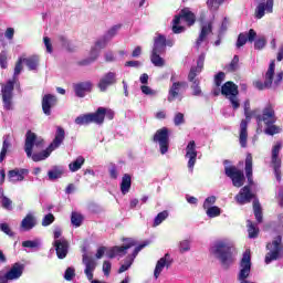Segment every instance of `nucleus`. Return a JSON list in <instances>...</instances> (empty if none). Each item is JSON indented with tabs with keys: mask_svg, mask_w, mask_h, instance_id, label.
Here are the masks:
<instances>
[{
	"mask_svg": "<svg viewBox=\"0 0 283 283\" xmlns=\"http://www.w3.org/2000/svg\"><path fill=\"white\" fill-rule=\"evenodd\" d=\"M63 140H65V130L59 126L55 133V138L50 144V146L41 153L32 154L34 148L43 149V138L38 137L36 134L29 130L25 137L24 151L28 158H31L33 163H41V160L50 158V155L54 151V149H59V147H61Z\"/></svg>",
	"mask_w": 283,
	"mask_h": 283,
	"instance_id": "1",
	"label": "nucleus"
},
{
	"mask_svg": "<svg viewBox=\"0 0 283 283\" xmlns=\"http://www.w3.org/2000/svg\"><path fill=\"white\" fill-rule=\"evenodd\" d=\"M23 63H25V57L20 56L14 66L13 78L9 80L7 84H2L1 92L4 109H12V92H14V84L19 81V74L23 72Z\"/></svg>",
	"mask_w": 283,
	"mask_h": 283,
	"instance_id": "2",
	"label": "nucleus"
},
{
	"mask_svg": "<svg viewBox=\"0 0 283 283\" xmlns=\"http://www.w3.org/2000/svg\"><path fill=\"white\" fill-rule=\"evenodd\" d=\"M283 80V72H279L275 74V60H273L270 65L269 69L265 73V80L264 82L262 81H255L253 83L254 87L256 90H270V87H277Z\"/></svg>",
	"mask_w": 283,
	"mask_h": 283,
	"instance_id": "3",
	"label": "nucleus"
},
{
	"mask_svg": "<svg viewBox=\"0 0 283 283\" xmlns=\"http://www.w3.org/2000/svg\"><path fill=\"white\" fill-rule=\"evenodd\" d=\"M251 109V102L249 99H247L244 102V116L245 119H243L240 124V136H239V143L241 145V147H247V140L249 138V133L247 132V127L249 126V122L255 117V114H260V111L254 109V111H250Z\"/></svg>",
	"mask_w": 283,
	"mask_h": 283,
	"instance_id": "4",
	"label": "nucleus"
},
{
	"mask_svg": "<svg viewBox=\"0 0 283 283\" xmlns=\"http://www.w3.org/2000/svg\"><path fill=\"white\" fill-rule=\"evenodd\" d=\"M182 21H186L188 25H193L196 23V14H193L189 8L181 10L179 15H176L172 20V32L175 34L185 32V27L180 25Z\"/></svg>",
	"mask_w": 283,
	"mask_h": 283,
	"instance_id": "5",
	"label": "nucleus"
},
{
	"mask_svg": "<svg viewBox=\"0 0 283 283\" xmlns=\"http://www.w3.org/2000/svg\"><path fill=\"white\" fill-rule=\"evenodd\" d=\"M118 30H120V25L112 27L103 38H101L95 42V45L91 50V61H96V59H98V54H101V50H103V48L107 45L108 41L113 36H116Z\"/></svg>",
	"mask_w": 283,
	"mask_h": 283,
	"instance_id": "6",
	"label": "nucleus"
},
{
	"mask_svg": "<svg viewBox=\"0 0 283 283\" xmlns=\"http://www.w3.org/2000/svg\"><path fill=\"white\" fill-rule=\"evenodd\" d=\"M205 67V54L199 55V59L197 61V67H192L190 70V73L188 75L189 81L192 83V92L193 96H200L202 94V91L200 90V81L196 80V76L202 72V69Z\"/></svg>",
	"mask_w": 283,
	"mask_h": 283,
	"instance_id": "7",
	"label": "nucleus"
},
{
	"mask_svg": "<svg viewBox=\"0 0 283 283\" xmlns=\"http://www.w3.org/2000/svg\"><path fill=\"white\" fill-rule=\"evenodd\" d=\"M283 144L282 142H276L275 145L272 147L271 151V166L274 169V175L276 180H282V158L280 157V151H282Z\"/></svg>",
	"mask_w": 283,
	"mask_h": 283,
	"instance_id": "8",
	"label": "nucleus"
},
{
	"mask_svg": "<svg viewBox=\"0 0 283 283\" xmlns=\"http://www.w3.org/2000/svg\"><path fill=\"white\" fill-rule=\"evenodd\" d=\"M221 94L230 101L233 109L240 108V99L238 98V85L233 82H226L221 87Z\"/></svg>",
	"mask_w": 283,
	"mask_h": 283,
	"instance_id": "9",
	"label": "nucleus"
},
{
	"mask_svg": "<svg viewBox=\"0 0 283 283\" xmlns=\"http://www.w3.org/2000/svg\"><path fill=\"white\" fill-rule=\"evenodd\" d=\"M254 118L256 119L259 128L262 127V123L269 126V125H274L275 120H277V117H275V109L271 104H268L264 107L262 115H260V113H256L254 115Z\"/></svg>",
	"mask_w": 283,
	"mask_h": 283,
	"instance_id": "10",
	"label": "nucleus"
},
{
	"mask_svg": "<svg viewBox=\"0 0 283 283\" xmlns=\"http://www.w3.org/2000/svg\"><path fill=\"white\" fill-rule=\"evenodd\" d=\"M101 112H103V108L97 109L95 113L80 115L75 118V124L90 125V123H95L96 125H103V115Z\"/></svg>",
	"mask_w": 283,
	"mask_h": 283,
	"instance_id": "11",
	"label": "nucleus"
},
{
	"mask_svg": "<svg viewBox=\"0 0 283 283\" xmlns=\"http://www.w3.org/2000/svg\"><path fill=\"white\" fill-rule=\"evenodd\" d=\"M226 176L232 180L233 187H242L244 185V171L235 168V166L226 167Z\"/></svg>",
	"mask_w": 283,
	"mask_h": 283,
	"instance_id": "12",
	"label": "nucleus"
},
{
	"mask_svg": "<svg viewBox=\"0 0 283 283\" xmlns=\"http://www.w3.org/2000/svg\"><path fill=\"white\" fill-rule=\"evenodd\" d=\"M154 140L159 144L160 154H167L169 151V130L167 128L157 130Z\"/></svg>",
	"mask_w": 283,
	"mask_h": 283,
	"instance_id": "13",
	"label": "nucleus"
},
{
	"mask_svg": "<svg viewBox=\"0 0 283 283\" xmlns=\"http://www.w3.org/2000/svg\"><path fill=\"white\" fill-rule=\"evenodd\" d=\"M212 255H214L226 269H229V264L233 263V254L229 249H214Z\"/></svg>",
	"mask_w": 283,
	"mask_h": 283,
	"instance_id": "14",
	"label": "nucleus"
},
{
	"mask_svg": "<svg viewBox=\"0 0 283 283\" xmlns=\"http://www.w3.org/2000/svg\"><path fill=\"white\" fill-rule=\"evenodd\" d=\"M174 264V258H171V254L166 253L163 258H160L155 266L154 275L155 280H158L160 277V274L163 273V269H169Z\"/></svg>",
	"mask_w": 283,
	"mask_h": 283,
	"instance_id": "15",
	"label": "nucleus"
},
{
	"mask_svg": "<svg viewBox=\"0 0 283 283\" xmlns=\"http://www.w3.org/2000/svg\"><path fill=\"white\" fill-rule=\"evenodd\" d=\"M117 78L115 72H108L104 74L99 82L97 83V87L99 92H107V87H112V85H116Z\"/></svg>",
	"mask_w": 283,
	"mask_h": 283,
	"instance_id": "16",
	"label": "nucleus"
},
{
	"mask_svg": "<svg viewBox=\"0 0 283 283\" xmlns=\"http://www.w3.org/2000/svg\"><path fill=\"white\" fill-rule=\"evenodd\" d=\"M212 30H213V25L211 24V22H207L202 24L201 32L196 42L197 49H200V45H206V46L209 45L208 36L211 34Z\"/></svg>",
	"mask_w": 283,
	"mask_h": 283,
	"instance_id": "17",
	"label": "nucleus"
},
{
	"mask_svg": "<svg viewBox=\"0 0 283 283\" xmlns=\"http://www.w3.org/2000/svg\"><path fill=\"white\" fill-rule=\"evenodd\" d=\"M186 158H189L188 169H190V171H193V167L196 166V158H198V150H196L195 140L188 143L186 147Z\"/></svg>",
	"mask_w": 283,
	"mask_h": 283,
	"instance_id": "18",
	"label": "nucleus"
},
{
	"mask_svg": "<svg viewBox=\"0 0 283 283\" xmlns=\"http://www.w3.org/2000/svg\"><path fill=\"white\" fill-rule=\"evenodd\" d=\"M254 197L253 192H251V187L244 186L234 198L238 205H247L251 202Z\"/></svg>",
	"mask_w": 283,
	"mask_h": 283,
	"instance_id": "19",
	"label": "nucleus"
},
{
	"mask_svg": "<svg viewBox=\"0 0 283 283\" xmlns=\"http://www.w3.org/2000/svg\"><path fill=\"white\" fill-rule=\"evenodd\" d=\"M170 81H171L172 85L169 90V95H168L169 103L176 101V96H178V94L180 92V87H187V83H185V82H175L176 74L171 75Z\"/></svg>",
	"mask_w": 283,
	"mask_h": 283,
	"instance_id": "20",
	"label": "nucleus"
},
{
	"mask_svg": "<svg viewBox=\"0 0 283 283\" xmlns=\"http://www.w3.org/2000/svg\"><path fill=\"white\" fill-rule=\"evenodd\" d=\"M23 271H25V264L17 262L11 266L6 275L10 281L19 280V277L23 275Z\"/></svg>",
	"mask_w": 283,
	"mask_h": 283,
	"instance_id": "21",
	"label": "nucleus"
},
{
	"mask_svg": "<svg viewBox=\"0 0 283 283\" xmlns=\"http://www.w3.org/2000/svg\"><path fill=\"white\" fill-rule=\"evenodd\" d=\"M255 36H258V33L253 29H250L248 33H240L237 41V48L247 45V41H249V43H253L255 41Z\"/></svg>",
	"mask_w": 283,
	"mask_h": 283,
	"instance_id": "22",
	"label": "nucleus"
},
{
	"mask_svg": "<svg viewBox=\"0 0 283 283\" xmlns=\"http://www.w3.org/2000/svg\"><path fill=\"white\" fill-rule=\"evenodd\" d=\"M56 105V96L52 94H46L42 98V109L46 116L52 114V107Z\"/></svg>",
	"mask_w": 283,
	"mask_h": 283,
	"instance_id": "23",
	"label": "nucleus"
},
{
	"mask_svg": "<svg viewBox=\"0 0 283 283\" xmlns=\"http://www.w3.org/2000/svg\"><path fill=\"white\" fill-rule=\"evenodd\" d=\"M63 230L61 228H56L53 232L55 249H70V242L65 238H61Z\"/></svg>",
	"mask_w": 283,
	"mask_h": 283,
	"instance_id": "24",
	"label": "nucleus"
},
{
	"mask_svg": "<svg viewBox=\"0 0 283 283\" xmlns=\"http://www.w3.org/2000/svg\"><path fill=\"white\" fill-rule=\"evenodd\" d=\"M25 174H28L27 169L15 168L8 172V178L10 180V182H21L24 180Z\"/></svg>",
	"mask_w": 283,
	"mask_h": 283,
	"instance_id": "25",
	"label": "nucleus"
},
{
	"mask_svg": "<svg viewBox=\"0 0 283 283\" xmlns=\"http://www.w3.org/2000/svg\"><path fill=\"white\" fill-rule=\"evenodd\" d=\"M92 87H94V84H92V82H82L74 86V91L76 96L83 98L86 92H92Z\"/></svg>",
	"mask_w": 283,
	"mask_h": 283,
	"instance_id": "26",
	"label": "nucleus"
},
{
	"mask_svg": "<svg viewBox=\"0 0 283 283\" xmlns=\"http://www.w3.org/2000/svg\"><path fill=\"white\" fill-rule=\"evenodd\" d=\"M36 227V217L32 213H28L25 218L21 221V229L23 231H30Z\"/></svg>",
	"mask_w": 283,
	"mask_h": 283,
	"instance_id": "27",
	"label": "nucleus"
},
{
	"mask_svg": "<svg viewBox=\"0 0 283 283\" xmlns=\"http://www.w3.org/2000/svg\"><path fill=\"white\" fill-rule=\"evenodd\" d=\"M245 176L249 185H253V156L251 154L245 157Z\"/></svg>",
	"mask_w": 283,
	"mask_h": 283,
	"instance_id": "28",
	"label": "nucleus"
},
{
	"mask_svg": "<svg viewBox=\"0 0 283 283\" xmlns=\"http://www.w3.org/2000/svg\"><path fill=\"white\" fill-rule=\"evenodd\" d=\"M124 244L122 247H113V249H132V247H136L137 249H145L149 244L148 241H145L143 244L138 245V242L132 238L123 239Z\"/></svg>",
	"mask_w": 283,
	"mask_h": 283,
	"instance_id": "29",
	"label": "nucleus"
},
{
	"mask_svg": "<svg viewBox=\"0 0 283 283\" xmlns=\"http://www.w3.org/2000/svg\"><path fill=\"white\" fill-rule=\"evenodd\" d=\"M265 10H266V12H273V0H268L265 6H264V3H260L256 7V10H255L256 19H262V17H264Z\"/></svg>",
	"mask_w": 283,
	"mask_h": 283,
	"instance_id": "30",
	"label": "nucleus"
},
{
	"mask_svg": "<svg viewBox=\"0 0 283 283\" xmlns=\"http://www.w3.org/2000/svg\"><path fill=\"white\" fill-rule=\"evenodd\" d=\"M166 46H167V39L165 38V35L158 34L155 38L153 52H164L165 53Z\"/></svg>",
	"mask_w": 283,
	"mask_h": 283,
	"instance_id": "31",
	"label": "nucleus"
},
{
	"mask_svg": "<svg viewBox=\"0 0 283 283\" xmlns=\"http://www.w3.org/2000/svg\"><path fill=\"white\" fill-rule=\"evenodd\" d=\"M160 54H165L160 51H153L150 55V61L155 67H165V59L160 56Z\"/></svg>",
	"mask_w": 283,
	"mask_h": 283,
	"instance_id": "32",
	"label": "nucleus"
},
{
	"mask_svg": "<svg viewBox=\"0 0 283 283\" xmlns=\"http://www.w3.org/2000/svg\"><path fill=\"white\" fill-rule=\"evenodd\" d=\"M65 174V169L61 166H54L49 170L48 176L49 180H59Z\"/></svg>",
	"mask_w": 283,
	"mask_h": 283,
	"instance_id": "33",
	"label": "nucleus"
},
{
	"mask_svg": "<svg viewBox=\"0 0 283 283\" xmlns=\"http://www.w3.org/2000/svg\"><path fill=\"white\" fill-rule=\"evenodd\" d=\"M129 189H132V176L125 174L122 178L120 191L125 196L126 193H129Z\"/></svg>",
	"mask_w": 283,
	"mask_h": 283,
	"instance_id": "34",
	"label": "nucleus"
},
{
	"mask_svg": "<svg viewBox=\"0 0 283 283\" xmlns=\"http://www.w3.org/2000/svg\"><path fill=\"white\" fill-rule=\"evenodd\" d=\"M85 165V158L83 156H78L74 161L69 165V169L72 172L78 171Z\"/></svg>",
	"mask_w": 283,
	"mask_h": 283,
	"instance_id": "35",
	"label": "nucleus"
},
{
	"mask_svg": "<svg viewBox=\"0 0 283 283\" xmlns=\"http://www.w3.org/2000/svg\"><path fill=\"white\" fill-rule=\"evenodd\" d=\"M8 149H10V136L7 135V136L3 137L2 149L0 151V163L2 160H6Z\"/></svg>",
	"mask_w": 283,
	"mask_h": 283,
	"instance_id": "36",
	"label": "nucleus"
},
{
	"mask_svg": "<svg viewBox=\"0 0 283 283\" xmlns=\"http://www.w3.org/2000/svg\"><path fill=\"white\" fill-rule=\"evenodd\" d=\"M280 249H275L273 251H270L265 255V264H271L275 260H280Z\"/></svg>",
	"mask_w": 283,
	"mask_h": 283,
	"instance_id": "37",
	"label": "nucleus"
},
{
	"mask_svg": "<svg viewBox=\"0 0 283 283\" xmlns=\"http://www.w3.org/2000/svg\"><path fill=\"white\" fill-rule=\"evenodd\" d=\"M247 224H248L249 238H256L258 234L260 233V228H258V226H255L251 220H248Z\"/></svg>",
	"mask_w": 283,
	"mask_h": 283,
	"instance_id": "38",
	"label": "nucleus"
},
{
	"mask_svg": "<svg viewBox=\"0 0 283 283\" xmlns=\"http://www.w3.org/2000/svg\"><path fill=\"white\" fill-rule=\"evenodd\" d=\"M24 63L27 64L29 70H36V67H39V56L33 55L27 59L24 57Z\"/></svg>",
	"mask_w": 283,
	"mask_h": 283,
	"instance_id": "39",
	"label": "nucleus"
},
{
	"mask_svg": "<svg viewBox=\"0 0 283 283\" xmlns=\"http://www.w3.org/2000/svg\"><path fill=\"white\" fill-rule=\"evenodd\" d=\"M138 253H140V249H135L132 254H128L125 258L124 264H126V266H129L132 269V264H134V260H136V258L138 256Z\"/></svg>",
	"mask_w": 283,
	"mask_h": 283,
	"instance_id": "40",
	"label": "nucleus"
},
{
	"mask_svg": "<svg viewBox=\"0 0 283 283\" xmlns=\"http://www.w3.org/2000/svg\"><path fill=\"white\" fill-rule=\"evenodd\" d=\"M71 223L73 224V227H81V224H83V214L78 212H72Z\"/></svg>",
	"mask_w": 283,
	"mask_h": 283,
	"instance_id": "41",
	"label": "nucleus"
},
{
	"mask_svg": "<svg viewBox=\"0 0 283 283\" xmlns=\"http://www.w3.org/2000/svg\"><path fill=\"white\" fill-rule=\"evenodd\" d=\"M97 109H102L101 115H102V124L105 122V116L108 118V120L114 119V111L111 108H105V107H98Z\"/></svg>",
	"mask_w": 283,
	"mask_h": 283,
	"instance_id": "42",
	"label": "nucleus"
},
{
	"mask_svg": "<svg viewBox=\"0 0 283 283\" xmlns=\"http://www.w3.org/2000/svg\"><path fill=\"white\" fill-rule=\"evenodd\" d=\"M253 211L258 222H262V207L260 206V201H253Z\"/></svg>",
	"mask_w": 283,
	"mask_h": 283,
	"instance_id": "43",
	"label": "nucleus"
},
{
	"mask_svg": "<svg viewBox=\"0 0 283 283\" xmlns=\"http://www.w3.org/2000/svg\"><path fill=\"white\" fill-rule=\"evenodd\" d=\"M266 249H283L282 237L274 238L271 243H268Z\"/></svg>",
	"mask_w": 283,
	"mask_h": 283,
	"instance_id": "44",
	"label": "nucleus"
},
{
	"mask_svg": "<svg viewBox=\"0 0 283 283\" xmlns=\"http://www.w3.org/2000/svg\"><path fill=\"white\" fill-rule=\"evenodd\" d=\"M22 247L24 249H39L41 247V240L40 239H34L32 241H24L22 242Z\"/></svg>",
	"mask_w": 283,
	"mask_h": 283,
	"instance_id": "45",
	"label": "nucleus"
},
{
	"mask_svg": "<svg viewBox=\"0 0 283 283\" xmlns=\"http://www.w3.org/2000/svg\"><path fill=\"white\" fill-rule=\"evenodd\" d=\"M167 218H169V212L167 211L159 212L155 218L154 227H158L159 224H163V222H165Z\"/></svg>",
	"mask_w": 283,
	"mask_h": 283,
	"instance_id": "46",
	"label": "nucleus"
},
{
	"mask_svg": "<svg viewBox=\"0 0 283 283\" xmlns=\"http://www.w3.org/2000/svg\"><path fill=\"white\" fill-rule=\"evenodd\" d=\"M76 277V270L74 268H67L64 272V280L72 282Z\"/></svg>",
	"mask_w": 283,
	"mask_h": 283,
	"instance_id": "47",
	"label": "nucleus"
},
{
	"mask_svg": "<svg viewBox=\"0 0 283 283\" xmlns=\"http://www.w3.org/2000/svg\"><path fill=\"white\" fill-rule=\"evenodd\" d=\"M280 132H282V128L275 126V125H269L265 128V134H268L269 136H273L275 134H280Z\"/></svg>",
	"mask_w": 283,
	"mask_h": 283,
	"instance_id": "48",
	"label": "nucleus"
},
{
	"mask_svg": "<svg viewBox=\"0 0 283 283\" xmlns=\"http://www.w3.org/2000/svg\"><path fill=\"white\" fill-rule=\"evenodd\" d=\"M207 210V216H209V218H218V216H220V208L213 206V207H209L206 208Z\"/></svg>",
	"mask_w": 283,
	"mask_h": 283,
	"instance_id": "49",
	"label": "nucleus"
},
{
	"mask_svg": "<svg viewBox=\"0 0 283 283\" xmlns=\"http://www.w3.org/2000/svg\"><path fill=\"white\" fill-rule=\"evenodd\" d=\"M238 63H240V57L234 55L231 63L227 66L228 72H235V70H238Z\"/></svg>",
	"mask_w": 283,
	"mask_h": 283,
	"instance_id": "50",
	"label": "nucleus"
},
{
	"mask_svg": "<svg viewBox=\"0 0 283 283\" xmlns=\"http://www.w3.org/2000/svg\"><path fill=\"white\" fill-rule=\"evenodd\" d=\"M1 205L3 209H7V211H12V201L10 200V198L2 195Z\"/></svg>",
	"mask_w": 283,
	"mask_h": 283,
	"instance_id": "51",
	"label": "nucleus"
},
{
	"mask_svg": "<svg viewBox=\"0 0 283 283\" xmlns=\"http://www.w3.org/2000/svg\"><path fill=\"white\" fill-rule=\"evenodd\" d=\"M0 66L2 67V70H6V67H8V52L2 51L0 53Z\"/></svg>",
	"mask_w": 283,
	"mask_h": 283,
	"instance_id": "52",
	"label": "nucleus"
},
{
	"mask_svg": "<svg viewBox=\"0 0 283 283\" xmlns=\"http://www.w3.org/2000/svg\"><path fill=\"white\" fill-rule=\"evenodd\" d=\"M54 222V214L49 213L42 219V227H50Z\"/></svg>",
	"mask_w": 283,
	"mask_h": 283,
	"instance_id": "53",
	"label": "nucleus"
},
{
	"mask_svg": "<svg viewBox=\"0 0 283 283\" xmlns=\"http://www.w3.org/2000/svg\"><path fill=\"white\" fill-rule=\"evenodd\" d=\"M103 273L106 277H109V273H112V262L109 261L103 262Z\"/></svg>",
	"mask_w": 283,
	"mask_h": 283,
	"instance_id": "54",
	"label": "nucleus"
},
{
	"mask_svg": "<svg viewBox=\"0 0 283 283\" xmlns=\"http://www.w3.org/2000/svg\"><path fill=\"white\" fill-rule=\"evenodd\" d=\"M265 45H266V38H264V36L259 38V39L254 42V48H255V50H262Z\"/></svg>",
	"mask_w": 283,
	"mask_h": 283,
	"instance_id": "55",
	"label": "nucleus"
},
{
	"mask_svg": "<svg viewBox=\"0 0 283 283\" xmlns=\"http://www.w3.org/2000/svg\"><path fill=\"white\" fill-rule=\"evenodd\" d=\"M0 231L10 237L14 235V232H12V229H10V226L8 223H0Z\"/></svg>",
	"mask_w": 283,
	"mask_h": 283,
	"instance_id": "56",
	"label": "nucleus"
},
{
	"mask_svg": "<svg viewBox=\"0 0 283 283\" xmlns=\"http://www.w3.org/2000/svg\"><path fill=\"white\" fill-rule=\"evenodd\" d=\"M140 90L146 96H156V91L151 90V87L147 85H143Z\"/></svg>",
	"mask_w": 283,
	"mask_h": 283,
	"instance_id": "57",
	"label": "nucleus"
},
{
	"mask_svg": "<svg viewBox=\"0 0 283 283\" xmlns=\"http://www.w3.org/2000/svg\"><path fill=\"white\" fill-rule=\"evenodd\" d=\"M175 125H182L185 123V115L182 113H177L174 118Z\"/></svg>",
	"mask_w": 283,
	"mask_h": 283,
	"instance_id": "58",
	"label": "nucleus"
},
{
	"mask_svg": "<svg viewBox=\"0 0 283 283\" xmlns=\"http://www.w3.org/2000/svg\"><path fill=\"white\" fill-rule=\"evenodd\" d=\"M211 205H216V197L211 196L208 197L205 202H203V209H209V207H211Z\"/></svg>",
	"mask_w": 283,
	"mask_h": 283,
	"instance_id": "59",
	"label": "nucleus"
},
{
	"mask_svg": "<svg viewBox=\"0 0 283 283\" xmlns=\"http://www.w3.org/2000/svg\"><path fill=\"white\" fill-rule=\"evenodd\" d=\"M222 81H224V73L220 72L214 77V83H216L217 87H220V85H222Z\"/></svg>",
	"mask_w": 283,
	"mask_h": 283,
	"instance_id": "60",
	"label": "nucleus"
},
{
	"mask_svg": "<svg viewBox=\"0 0 283 283\" xmlns=\"http://www.w3.org/2000/svg\"><path fill=\"white\" fill-rule=\"evenodd\" d=\"M108 171H109V176H111V178H113V180H116V178H118V170L116 169L115 165H111Z\"/></svg>",
	"mask_w": 283,
	"mask_h": 283,
	"instance_id": "61",
	"label": "nucleus"
},
{
	"mask_svg": "<svg viewBox=\"0 0 283 283\" xmlns=\"http://www.w3.org/2000/svg\"><path fill=\"white\" fill-rule=\"evenodd\" d=\"M55 251L59 260H64V258H67V249H56Z\"/></svg>",
	"mask_w": 283,
	"mask_h": 283,
	"instance_id": "62",
	"label": "nucleus"
},
{
	"mask_svg": "<svg viewBox=\"0 0 283 283\" xmlns=\"http://www.w3.org/2000/svg\"><path fill=\"white\" fill-rule=\"evenodd\" d=\"M207 3L210 10H218V8H220V2H218V0H208Z\"/></svg>",
	"mask_w": 283,
	"mask_h": 283,
	"instance_id": "63",
	"label": "nucleus"
},
{
	"mask_svg": "<svg viewBox=\"0 0 283 283\" xmlns=\"http://www.w3.org/2000/svg\"><path fill=\"white\" fill-rule=\"evenodd\" d=\"M43 41H44V45L46 48V52H49V54H52V42H51L50 38L45 36L43 39Z\"/></svg>",
	"mask_w": 283,
	"mask_h": 283,
	"instance_id": "64",
	"label": "nucleus"
}]
</instances>
